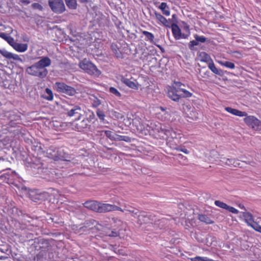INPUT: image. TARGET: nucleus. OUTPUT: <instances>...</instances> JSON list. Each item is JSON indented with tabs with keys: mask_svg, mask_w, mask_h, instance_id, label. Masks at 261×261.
<instances>
[{
	"mask_svg": "<svg viewBox=\"0 0 261 261\" xmlns=\"http://www.w3.org/2000/svg\"><path fill=\"white\" fill-rule=\"evenodd\" d=\"M51 62V60L48 57H42L39 61L27 67L25 72L32 76L44 79L48 74L46 67L49 66Z\"/></svg>",
	"mask_w": 261,
	"mask_h": 261,
	"instance_id": "nucleus-1",
	"label": "nucleus"
},
{
	"mask_svg": "<svg viewBox=\"0 0 261 261\" xmlns=\"http://www.w3.org/2000/svg\"><path fill=\"white\" fill-rule=\"evenodd\" d=\"M83 204L85 207L100 213L115 211V210L118 209L115 205L102 203L94 200L87 201Z\"/></svg>",
	"mask_w": 261,
	"mask_h": 261,
	"instance_id": "nucleus-2",
	"label": "nucleus"
},
{
	"mask_svg": "<svg viewBox=\"0 0 261 261\" xmlns=\"http://www.w3.org/2000/svg\"><path fill=\"white\" fill-rule=\"evenodd\" d=\"M167 95L174 101H178L181 98H188L192 96V93L187 90H177L172 86L167 88Z\"/></svg>",
	"mask_w": 261,
	"mask_h": 261,
	"instance_id": "nucleus-3",
	"label": "nucleus"
},
{
	"mask_svg": "<svg viewBox=\"0 0 261 261\" xmlns=\"http://www.w3.org/2000/svg\"><path fill=\"white\" fill-rule=\"evenodd\" d=\"M79 67L90 75L98 77L101 71L91 62L85 59L79 63Z\"/></svg>",
	"mask_w": 261,
	"mask_h": 261,
	"instance_id": "nucleus-4",
	"label": "nucleus"
},
{
	"mask_svg": "<svg viewBox=\"0 0 261 261\" xmlns=\"http://www.w3.org/2000/svg\"><path fill=\"white\" fill-rule=\"evenodd\" d=\"M164 135L166 137H164V140L166 141V145L169 148L173 150H178L179 147L177 145L176 142L177 141L176 134L171 128H164Z\"/></svg>",
	"mask_w": 261,
	"mask_h": 261,
	"instance_id": "nucleus-5",
	"label": "nucleus"
},
{
	"mask_svg": "<svg viewBox=\"0 0 261 261\" xmlns=\"http://www.w3.org/2000/svg\"><path fill=\"white\" fill-rule=\"evenodd\" d=\"M118 208V210H115V211H119L122 212H128L131 214L132 216L134 217H137L138 219V223L141 225L143 222L145 221L147 217L144 215L141 214L140 211L133 207L130 206H125L123 209H122L120 207L116 206Z\"/></svg>",
	"mask_w": 261,
	"mask_h": 261,
	"instance_id": "nucleus-6",
	"label": "nucleus"
},
{
	"mask_svg": "<svg viewBox=\"0 0 261 261\" xmlns=\"http://www.w3.org/2000/svg\"><path fill=\"white\" fill-rule=\"evenodd\" d=\"M55 87L59 93H63L68 96H72L77 93L75 89L63 82H56Z\"/></svg>",
	"mask_w": 261,
	"mask_h": 261,
	"instance_id": "nucleus-7",
	"label": "nucleus"
},
{
	"mask_svg": "<svg viewBox=\"0 0 261 261\" xmlns=\"http://www.w3.org/2000/svg\"><path fill=\"white\" fill-rule=\"evenodd\" d=\"M48 4L51 10L56 14H61L66 11L63 0H48Z\"/></svg>",
	"mask_w": 261,
	"mask_h": 261,
	"instance_id": "nucleus-8",
	"label": "nucleus"
},
{
	"mask_svg": "<svg viewBox=\"0 0 261 261\" xmlns=\"http://www.w3.org/2000/svg\"><path fill=\"white\" fill-rule=\"evenodd\" d=\"M244 119L245 123L247 126L254 130H261V121L254 116H245Z\"/></svg>",
	"mask_w": 261,
	"mask_h": 261,
	"instance_id": "nucleus-9",
	"label": "nucleus"
},
{
	"mask_svg": "<svg viewBox=\"0 0 261 261\" xmlns=\"http://www.w3.org/2000/svg\"><path fill=\"white\" fill-rule=\"evenodd\" d=\"M243 216L245 219V222L249 226H251L256 231L261 233V226L254 221L253 216L250 213L243 212Z\"/></svg>",
	"mask_w": 261,
	"mask_h": 261,
	"instance_id": "nucleus-10",
	"label": "nucleus"
},
{
	"mask_svg": "<svg viewBox=\"0 0 261 261\" xmlns=\"http://www.w3.org/2000/svg\"><path fill=\"white\" fill-rule=\"evenodd\" d=\"M65 114L69 117H73L76 115H78L77 120L81 119L82 114L81 113L82 109L79 105H70L68 108L64 109Z\"/></svg>",
	"mask_w": 261,
	"mask_h": 261,
	"instance_id": "nucleus-11",
	"label": "nucleus"
},
{
	"mask_svg": "<svg viewBox=\"0 0 261 261\" xmlns=\"http://www.w3.org/2000/svg\"><path fill=\"white\" fill-rule=\"evenodd\" d=\"M8 118L9 120V125L11 127H16L18 124H20L21 122V116L18 111H10Z\"/></svg>",
	"mask_w": 261,
	"mask_h": 261,
	"instance_id": "nucleus-12",
	"label": "nucleus"
},
{
	"mask_svg": "<svg viewBox=\"0 0 261 261\" xmlns=\"http://www.w3.org/2000/svg\"><path fill=\"white\" fill-rule=\"evenodd\" d=\"M132 79V77L129 79L123 76L121 79V81L129 88L134 90H138L139 89V84L136 80L134 79V81H131Z\"/></svg>",
	"mask_w": 261,
	"mask_h": 261,
	"instance_id": "nucleus-13",
	"label": "nucleus"
},
{
	"mask_svg": "<svg viewBox=\"0 0 261 261\" xmlns=\"http://www.w3.org/2000/svg\"><path fill=\"white\" fill-rule=\"evenodd\" d=\"M73 123V128L77 131L81 132L84 129L86 128L89 125V123L87 121V119H84L81 121L77 120Z\"/></svg>",
	"mask_w": 261,
	"mask_h": 261,
	"instance_id": "nucleus-14",
	"label": "nucleus"
},
{
	"mask_svg": "<svg viewBox=\"0 0 261 261\" xmlns=\"http://www.w3.org/2000/svg\"><path fill=\"white\" fill-rule=\"evenodd\" d=\"M215 204L216 206L222 208L226 210L229 212H231L233 214H238L239 213V211L235 208L234 207L228 205L227 204L219 200H216L215 201Z\"/></svg>",
	"mask_w": 261,
	"mask_h": 261,
	"instance_id": "nucleus-15",
	"label": "nucleus"
},
{
	"mask_svg": "<svg viewBox=\"0 0 261 261\" xmlns=\"http://www.w3.org/2000/svg\"><path fill=\"white\" fill-rule=\"evenodd\" d=\"M171 30L174 38L176 39L182 38V33L181 30L176 23H172L171 24Z\"/></svg>",
	"mask_w": 261,
	"mask_h": 261,
	"instance_id": "nucleus-16",
	"label": "nucleus"
},
{
	"mask_svg": "<svg viewBox=\"0 0 261 261\" xmlns=\"http://www.w3.org/2000/svg\"><path fill=\"white\" fill-rule=\"evenodd\" d=\"M208 67L214 73L220 76H223V71L220 69L217 68L216 67L213 60H211V62H210L208 63Z\"/></svg>",
	"mask_w": 261,
	"mask_h": 261,
	"instance_id": "nucleus-17",
	"label": "nucleus"
},
{
	"mask_svg": "<svg viewBox=\"0 0 261 261\" xmlns=\"http://www.w3.org/2000/svg\"><path fill=\"white\" fill-rule=\"evenodd\" d=\"M225 110L228 113L240 117L247 116V113L246 112L241 111L231 107H225Z\"/></svg>",
	"mask_w": 261,
	"mask_h": 261,
	"instance_id": "nucleus-18",
	"label": "nucleus"
},
{
	"mask_svg": "<svg viewBox=\"0 0 261 261\" xmlns=\"http://www.w3.org/2000/svg\"><path fill=\"white\" fill-rule=\"evenodd\" d=\"M112 222L111 223L112 227L120 231L121 229V227L123 224V222L120 219L117 218H113Z\"/></svg>",
	"mask_w": 261,
	"mask_h": 261,
	"instance_id": "nucleus-19",
	"label": "nucleus"
},
{
	"mask_svg": "<svg viewBox=\"0 0 261 261\" xmlns=\"http://www.w3.org/2000/svg\"><path fill=\"white\" fill-rule=\"evenodd\" d=\"M20 190L21 191V193L22 194H28L29 196H34L35 195L40 196V195L41 194V193H38V191L36 189L31 190L30 189H28L25 187H22Z\"/></svg>",
	"mask_w": 261,
	"mask_h": 261,
	"instance_id": "nucleus-20",
	"label": "nucleus"
},
{
	"mask_svg": "<svg viewBox=\"0 0 261 261\" xmlns=\"http://www.w3.org/2000/svg\"><path fill=\"white\" fill-rule=\"evenodd\" d=\"M46 154L49 158L56 160L58 158L56 148L53 146H50L47 150Z\"/></svg>",
	"mask_w": 261,
	"mask_h": 261,
	"instance_id": "nucleus-21",
	"label": "nucleus"
},
{
	"mask_svg": "<svg viewBox=\"0 0 261 261\" xmlns=\"http://www.w3.org/2000/svg\"><path fill=\"white\" fill-rule=\"evenodd\" d=\"M13 48L18 52L23 53L28 49V46L27 44L16 42V43L14 44Z\"/></svg>",
	"mask_w": 261,
	"mask_h": 261,
	"instance_id": "nucleus-22",
	"label": "nucleus"
},
{
	"mask_svg": "<svg viewBox=\"0 0 261 261\" xmlns=\"http://www.w3.org/2000/svg\"><path fill=\"white\" fill-rule=\"evenodd\" d=\"M42 97L48 101H51L54 99V94L51 89L46 88L45 90L44 94L42 95Z\"/></svg>",
	"mask_w": 261,
	"mask_h": 261,
	"instance_id": "nucleus-23",
	"label": "nucleus"
},
{
	"mask_svg": "<svg viewBox=\"0 0 261 261\" xmlns=\"http://www.w3.org/2000/svg\"><path fill=\"white\" fill-rule=\"evenodd\" d=\"M198 220L202 222H204L207 224H211L214 223V221L211 219L206 215L204 214H199Z\"/></svg>",
	"mask_w": 261,
	"mask_h": 261,
	"instance_id": "nucleus-24",
	"label": "nucleus"
},
{
	"mask_svg": "<svg viewBox=\"0 0 261 261\" xmlns=\"http://www.w3.org/2000/svg\"><path fill=\"white\" fill-rule=\"evenodd\" d=\"M42 194L47 196H57L60 195L59 191L56 189L50 188L47 189L45 191L43 192Z\"/></svg>",
	"mask_w": 261,
	"mask_h": 261,
	"instance_id": "nucleus-25",
	"label": "nucleus"
},
{
	"mask_svg": "<svg viewBox=\"0 0 261 261\" xmlns=\"http://www.w3.org/2000/svg\"><path fill=\"white\" fill-rule=\"evenodd\" d=\"M111 48L113 51V53L114 54L115 56L117 58H122V54L120 50V49L118 47L117 45L116 44H112Z\"/></svg>",
	"mask_w": 261,
	"mask_h": 261,
	"instance_id": "nucleus-26",
	"label": "nucleus"
},
{
	"mask_svg": "<svg viewBox=\"0 0 261 261\" xmlns=\"http://www.w3.org/2000/svg\"><path fill=\"white\" fill-rule=\"evenodd\" d=\"M176 20V15L175 14H173L172 15V19H169L168 20L164 18V26L171 28V24L172 23H175Z\"/></svg>",
	"mask_w": 261,
	"mask_h": 261,
	"instance_id": "nucleus-27",
	"label": "nucleus"
},
{
	"mask_svg": "<svg viewBox=\"0 0 261 261\" xmlns=\"http://www.w3.org/2000/svg\"><path fill=\"white\" fill-rule=\"evenodd\" d=\"M183 31L182 38L186 39L188 37L190 34L189 26L185 22H183V25L181 27Z\"/></svg>",
	"mask_w": 261,
	"mask_h": 261,
	"instance_id": "nucleus-28",
	"label": "nucleus"
},
{
	"mask_svg": "<svg viewBox=\"0 0 261 261\" xmlns=\"http://www.w3.org/2000/svg\"><path fill=\"white\" fill-rule=\"evenodd\" d=\"M219 161L222 165L225 164L230 167H232V163H234L233 159H227L225 157L220 158Z\"/></svg>",
	"mask_w": 261,
	"mask_h": 261,
	"instance_id": "nucleus-29",
	"label": "nucleus"
},
{
	"mask_svg": "<svg viewBox=\"0 0 261 261\" xmlns=\"http://www.w3.org/2000/svg\"><path fill=\"white\" fill-rule=\"evenodd\" d=\"M65 3L70 9L74 10L77 8V3L76 0H65Z\"/></svg>",
	"mask_w": 261,
	"mask_h": 261,
	"instance_id": "nucleus-30",
	"label": "nucleus"
},
{
	"mask_svg": "<svg viewBox=\"0 0 261 261\" xmlns=\"http://www.w3.org/2000/svg\"><path fill=\"white\" fill-rule=\"evenodd\" d=\"M199 56L201 57L200 61L201 62H211V60L212 59H211V57L209 55H208L205 52H201L199 54Z\"/></svg>",
	"mask_w": 261,
	"mask_h": 261,
	"instance_id": "nucleus-31",
	"label": "nucleus"
},
{
	"mask_svg": "<svg viewBox=\"0 0 261 261\" xmlns=\"http://www.w3.org/2000/svg\"><path fill=\"white\" fill-rule=\"evenodd\" d=\"M114 141H123L126 142H130L131 139L128 136H121L116 134Z\"/></svg>",
	"mask_w": 261,
	"mask_h": 261,
	"instance_id": "nucleus-32",
	"label": "nucleus"
},
{
	"mask_svg": "<svg viewBox=\"0 0 261 261\" xmlns=\"http://www.w3.org/2000/svg\"><path fill=\"white\" fill-rule=\"evenodd\" d=\"M120 234L119 231L113 228L112 230L106 232V235L110 237H117Z\"/></svg>",
	"mask_w": 261,
	"mask_h": 261,
	"instance_id": "nucleus-33",
	"label": "nucleus"
},
{
	"mask_svg": "<svg viewBox=\"0 0 261 261\" xmlns=\"http://www.w3.org/2000/svg\"><path fill=\"white\" fill-rule=\"evenodd\" d=\"M90 99L92 101V106L94 108H97L101 105L100 100L94 96H92Z\"/></svg>",
	"mask_w": 261,
	"mask_h": 261,
	"instance_id": "nucleus-34",
	"label": "nucleus"
},
{
	"mask_svg": "<svg viewBox=\"0 0 261 261\" xmlns=\"http://www.w3.org/2000/svg\"><path fill=\"white\" fill-rule=\"evenodd\" d=\"M105 134L106 137L108 138L110 140L112 141H114L116 135V134L115 133L110 130H105Z\"/></svg>",
	"mask_w": 261,
	"mask_h": 261,
	"instance_id": "nucleus-35",
	"label": "nucleus"
},
{
	"mask_svg": "<svg viewBox=\"0 0 261 261\" xmlns=\"http://www.w3.org/2000/svg\"><path fill=\"white\" fill-rule=\"evenodd\" d=\"M199 44V42L195 39V40L191 41L189 43V48L191 50H196L197 49L195 48V46Z\"/></svg>",
	"mask_w": 261,
	"mask_h": 261,
	"instance_id": "nucleus-36",
	"label": "nucleus"
},
{
	"mask_svg": "<svg viewBox=\"0 0 261 261\" xmlns=\"http://www.w3.org/2000/svg\"><path fill=\"white\" fill-rule=\"evenodd\" d=\"M142 34L143 35H144V36L146 37V39L147 40H149V41H151L153 40L154 36L151 33H150V32L146 31H142Z\"/></svg>",
	"mask_w": 261,
	"mask_h": 261,
	"instance_id": "nucleus-37",
	"label": "nucleus"
},
{
	"mask_svg": "<svg viewBox=\"0 0 261 261\" xmlns=\"http://www.w3.org/2000/svg\"><path fill=\"white\" fill-rule=\"evenodd\" d=\"M109 92L118 97H120L121 96V94L119 91L113 87H111L110 88Z\"/></svg>",
	"mask_w": 261,
	"mask_h": 261,
	"instance_id": "nucleus-38",
	"label": "nucleus"
},
{
	"mask_svg": "<svg viewBox=\"0 0 261 261\" xmlns=\"http://www.w3.org/2000/svg\"><path fill=\"white\" fill-rule=\"evenodd\" d=\"M221 64L223 66H224L226 67H227L228 68L233 69L235 67L234 64L231 62H229V61L221 62Z\"/></svg>",
	"mask_w": 261,
	"mask_h": 261,
	"instance_id": "nucleus-39",
	"label": "nucleus"
},
{
	"mask_svg": "<svg viewBox=\"0 0 261 261\" xmlns=\"http://www.w3.org/2000/svg\"><path fill=\"white\" fill-rule=\"evenodd\" d=\"M194 38L198 42L201 43H204L207 40V38H205L203 36H199L197 34L194 35Z\"/></svg>",
	"mask_w": 261,
	"mask_h": 261,
	"instance_id": "nucleus-40",
	"label": "nucleus"
},
{
	"mask_svg": "<svg viewBox=\"0 0 261 261\" xmlns=\"http://www.w3.org/2000/svg\"><path fill=\"white\" fill-rule=\"evenodd\" d=\"M0 54L4 57H5L7 59H11L12 54L10 52H9L7 50H0Z\"/></svg>",
	"mask_w": 261,
	"mask_h": 261,
	"instance_id": "nucleus-41",
	"label": "nucleus"
},
{
	"mask_svg": "<svg viewBox=\"0 0 261 261\" xmlns=\"http://www.w3.org/2000/svg\"><path fill=\"white\" fill-rule=\"evenodd\" d=\"M96 114H97V116L98 117V118L101 120H103L105 119V114L102 110H101L99 109H97L96 111Z\"/></svg>",
	"mask_w": 261,
	"mask_h": 261,
	"instance_id": "nucleus-42",
	"label": "nucleus"
},
{
	"mask_svg": "<svg viewBox=\"0 0 261 261\" xmlns=\"http://www.w3.org/2000/svg\"><path fill=\"white\" fill-rule=\"evenodd\" d=\"M88 112L89 115L88 117L86 118V119H87V121L89 123L95 118V114L92 111L90 110H88Z\"/></svg>",
	"mask_w": 261,
	"mask_h": 261,
	"instance_id": "nucleus-43",
	"label": "nucleus"
},
{
	"mask_svg": "<svg viewBox=\"0 0 261 261\" xmlns=\"http://www.w3.org/2000/svg\"><path fill=\"white\" fill-rule=\"evenodd\" d=\"M184 85L181 83L179 82H174L173 85H172L173 87L175 88V89L179 90H185L184 89L181 87V86Z\"/></svg>",
	"mask_w": 261,
	"mask_h": 261,
	"instance_id": "nucleus-44",
	"label": "nucleus"
},
{
	"mask_svg": "<svg viewBox=\"0 0 261 261\" xmlns=\"http://www.w3.org/2000/svg\"><path fill=\"white\" fill-rule=\"evenodd\" d=\"M32 6L34 9H37L40 11H42L43 10V7L42 6V5L37 3H33Z\"/></svg>",
	"mask_w": 261,
	"mask_h": 261,
	"instance_id": "nucleus-45",
	"label": "nucleus"
},
{
	"mask_svg": "<svg viewBox=\"0 0 261 261\" xmlns=\"http://www.w3.org/2000/svg\"><path fill=\"white\" fill-rule=\"evenodd\" d=\"M6 41L13 47L14 46V44L16 43L14 38L10 36H9Z\"/></svg>",
	"mask_w": 261,
	"mask_h": 261,
	"instance_id": "nucleus-46",
	"label": "nucleus"
},
{
	"mask_svg": "<svg viewBox=\"0 0 261 261\" xmlns=\"http://www.w3.org/2000/svg\"><path fill=\"white\" fill-rule=\"evenodd\" d=\"M11 59L21 62H22V59L18 55L16 54H12Z\"/></svg>",
	"mask_w": 261,
	"mask_h": 261,
	"instance_id": "nucleus-47",
	"label": "nucleus"
},
{
	"mask_svg": "<svg viewBox=\"0 0 261 261\" xmlns=\"http://www.w3.org/2000/svg\"><path fill=\"white\" fill-rule=\"evenodd\" d=\"M233 161H234V163H232V167H242V166L241 165L242 163L241 162H240L239 160L236 159H233Z\"/></svg>",
	"mask_w": 261,
	"mask_h": 261,
	"instance_id": "nucleus-48",
	"label": "nucleus"
},
{
	"mask_svg": "<svg viewBox=\"0 0 261 261\" xmlns=\"http://www.w3.org/2000/svg\"><path fill=\"white\" fill-rule=\"evenodd\" d=\"M191 261H204V257L202 256H196L194 257L190 258Z\"/></svg>",
	"mask_w": 261,
	"mask_h": 261,
	"instance_id": "nucleus-49",
	"label": "nucleus"
},
{
	"mask_svg": "<svg viewBox=\"0 0 261 261\" xmlns=\"http://www.w3.org/2000/svg\"><path fill=\"white\" fill-rule=\"evenodd\" d=\"M164 15L169 16L170 15V10L166 3H164Z\"/></svg>",
	"mask_w": 261,
	"mask_h": 261,
	"instance_id": "nucleus-50",
	"label": "nucleus"
},
{
	"mask_svg": "<svg viewBox=\"0 0 261 261\" xmlns=\"http://www.w3.org/2000/svg\"><path fill=\"white\" fill-rule=\"evenodd\" d=\"M9 36V35L5 33H0V37L5 40V41L7 40Z\"/></svg>",
	"mask_w": 261,
	"mask_h": 261,
	"instance_id": "nucleus-51",
	"label": "nucleus"
},
{
	"mask_svg": "<svg viewBox=\"0 0 261 261\" xmlns=\"http://www.w3.org/2000/svg\"><path fill=\"white\" fill-rule=\"evenodd\" d=\"M179 149L177 150V151H181L186 154L189 153V151L186 148H185L184 147L183 148L181 146H179Z\"/></svg>",
	"mask_w": 261,
	"mask_h": 261,
	"instance_id": "nucleus-52",
	"label": "nucleus"
},
{
	"mask_svg": "<svg viewBox=\"0 0 261 261\" xmlns=\"http://www.w3.org/2000/svg\"><path fill=\"white\" fill-rule=\"evenodd\" d=\"M156 17L158 19L162 22L163 23V21H162V19H163V16L160 14H156Z\"/></svg>",
	"mask_w": 261,
	"mask_h": 261,
	"instance_id": "nucleus-53",
	"label": "nucleus"
},
{
	"mask_svg": "<svg viewBox=\"0 0 261 261\" xmlns=\"http://www.w3.org/2000/svg\"><path fill=\"white\" fill-rule=\"evenodd\" d=\"M30 198L34 202H37L40 199L38 197H30Z\"/></svg>",
	"mask_w": 261,
	"mask_h": 261,
	"instance_id": "nucleus-54",
	"label": "nucleus"
},
{
	"mask_svg": "<svg viewBox=\"0 0 261 261\" xmlns=\"http://www.w3.org/2000/svg\"><path fill=\"white\" fill-rule=\"evenodd\" d=\"M204 261H219V260H214L211 259L210 258H208L207 257H204Z\"/></svg>",
	"mask_w": 261,
	"mask_h": 261,
	"instance_id": "nucleus-55",
	"label": "nucleus"
},
{
	"mask_svg": "<svg viewBox=\"0 0 261 261\" xmlns=\"http://www.w3.org/2000/svg\"><path fill=\"white\" fill-rule=\"evenodd\" d=\"M238 206H239L240 208H241V209H243V210H245V211H246V208H245V207L244 205L243 204H241V203L239 204L238 205Z\"/></svg>",
	"mask_w": 261,
	"mask_h": 261,
	"instance_id": "nucleus-56",
	"label": "nucleus"
},
{
	"mask_svg": "<svg viewBox=\"0 0 261 261\" xmlns=\"http://www.w3.org/2000/svg\"><path fill=\"white\" fill-rule=\"evenodd\" d=\"M159 8L163 11V3H162L159 6Z\"/></svg>",
	"mask_w": 261,
	"mask_h": 261,
	"instance_id": "nucleus-57",
	"label": "nucleus"
},
{
	"mask_svg": "<svg viewBox=\"0 0 261 261\" xmlns=\"http://www.w3.org/2000/svg\"><path fill=\"white\" fill-rule=\"evenodd\" d=\"M169 115V114L166 112L165 113H164V116H164V118H165V119H166V118H167V117H168Z\"/></svg>",
	"mask_w": 261,
	"mask_h": 261,
	"instance_id": "nucleus-58",
	"label": "nucleus"
},
{
	"mask_svg": "<svg viewBox=\"0 0 261 261\" xmlns=\"http://www.w3.org/2000/svg\"><path fill=\"white\" fill-rule=\"evenodd\" d=\"M22 2L27 4H29L30 3V1L29 0H23Z\"/></svg>",
	"mask_w": 261,
	"mask_h": 261,
	"instance_id": "nucleus-59",
	"label": "nucleus"
},
{
	"mask_svg": "<svg viewBox=\"0 0 261 261\" xmlns=\"http://www.w3.org/2000/svg\"><path fill=\"white\" fill-rule=\"evenodd\" d=\"M81 3H86L87 2V0H79Z\"/></svg>",
	"mask_w": 261,
	"mask_h": 261,
	"instance_id": "nucleus-60",
	"label": "nucleus"
},
{
	"mask_svg": "<svg viewBox=\"0 0 261 261\" xmlns=\"http://www.w3.org/2000/svg\"><path fill=\"white\" fill-rule=\"evenodd\" d=\"M233 53H235V54H238V55H239L240 56L241 55V54L239 51H235Z\"/></svg>",
	"mask_w": 261,
	"mask_h": 261,
	"instance_id": "nucleus-61",
	"label": "nucleus"
},
{
	"mask_svg": "<svg viewBox=\"0 0 261 261\" xmlns=\"http://www.w3.org/2000/svg\"><path fill=\"white\" fill-rule=\"evenodd\" d=\"M5 160V159L3 157H0V161H4Z\"/></svg>",
	"mask_w": 261,
	"mask_h": 261,
	"instance_id": "nucleus-62",
	"label": "nucleus"
},
{
	"mask_svg": "<svg viewBox=\"0 0 261 261\" xmlns=\"http://www.w3.org/2000/svg\"><path fill=\"white\" fill-rule=\"evenodd\" d=\"M160 49H161V51H163V48H162V47H160Z\"/></svg>",
	"mask_w": 261,
	"mask_h": 261,
	"instance_id": "nucleus-63",
	"label": "nucleus"
},
{
	"mask_svg": "<svg viewBox=\"0 0 261 261\" xmlns=\"http://www.w3.org/2000/svg\"><path fill=\"white\" fill-rule=\"evenodd\" d=\"M160 108H161L162 111H163V107H161Z\"/></svg>",
	"mask_w": 261,
	"mask_h": 261,
	"instance_id": "nucleus-64",
	"label": "nucleus"
}]
</instances>
